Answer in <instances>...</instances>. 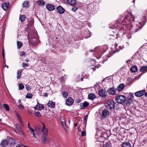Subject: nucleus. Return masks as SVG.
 Listing matches in <instances>:
<instances>
[{
    "label": "nucleus",
    "mask_w": 147,
    "mask_h": 147,
    "mask_svg": "<svg viewBox=\"0 0 147 147\" xmlns=\"http://www.w3.org/2000/svg\"><path fill=\"white\" fill-rule=\"evenodd\" d=\"M77 9V7L75 6H73L71 10L74 12H75Z\"/></svg>",
    "instance_id": "nucleus-36"
},
{
    "label": "nucleus",
    "mask_w": 147,
    "mask_h": 147,
    "mask_svg": "<svg viewBox=\"0 0 147 147\" xmlns=\"http://www.w3.org/2000/svg\"><path fill=\"white\" fill-rule=\"evenodd\" d=\"M122 147H131V145L129 142H124L122 144Z\"/></svg>",
    "instance_id": "nucleus-16"
},
{
    "label": "nucleus",
    "mask_w": 147,
    "mask_h": 147,
    "mask_svg": "<svg viewBox=\"0 0 147 147\" xmlns=\"http://www.w3.org/2000/svg\"><path fill=\"white\" fill-rule=\"evenodd\" d=\"M28 128L30 130L31 129H32L31 127H29Z\"/></svg>",
    "instance_id": "nucleus-59"
},
{
    "label": "nucleus",
    "mask_w": 147,
    "mask_h": 147,
    "mask_svg": "<svg viewBox=\"0 0 147 147\" xmlns=\"http://www.w3.org/2000/svg\"><path fill=\"white\" fill-rule=\"evenodd\" d=\"M81 135L82 136H84L86 135V133L85 131H82L81 132Z\"/></svg>",
    "instance_id": "nucleus-42"
},
{
    "label": "nucleus",
    "mask_w": 147,
    "mask_h": 147,
    "mask_svg": "<svg viewBox=\"0 0 147 147\" xmlns=\"http://www.w3.org/2000/svg\"><path fill=\"white\" fill-rule=\"evenodd\" d=\"M102 116L104 118H107L109 115V112L107 109H105L103 110L102 112Z\"/></svg>",
    "instance_id": "nucleus-11"
},
{
    "label": "nucleus",
    "mask_w": 147,
    "mask_h": 147,
    "mask_svg": "<svg viewBox=\"0 0 147 147\" xmlns=\"http://www.w3.org/2000/svg\"><path fill=\"white\" fill-rule=\"evenodd\" d=\"M25 61H26L27 62H28L29 61V60L28 59L26 58V60H25Z\"/></svg>",
    "instance_id": "nucleus-53"
},
{
    "label": "nucleus",
    "mask_w": 147,
    "mask_h": 147,
    "mask_svg": "<svg viewBox=\"0 0 147 147\" xmlns=\"http://www.w3.org/2000/svg\"><path fill=\"white\" fill-rule=\"evenodd\" d=\"M46 7L49 11H52L53 10L55 9L54 6L51 4H48L46 5Z\"/></svg>",
    "instance_id": "nucleus-13"
},
{
    "label": "nucleus",
    "mask_w": 147,
    "mask_h": 147,
    "mask_svg": "<svg viewBox=\"0 0 147 147\" xmlns=\"http://www.w3.org/2000/svg\"><path fill=\"white\" fill-rule=\"evenodd\" d=\"M4 49H3V57H4Z\"/></svg>",
    "instance_id": "nucleus-54"
},
{
    "label": "nucleus",
    "mask_w": 147,
    "mask_h": 147,
    "mask_svg": "<svg viewBox=\"0 0 147 147\" xmlns=\"http://www.w3.org/2000/svg\"><path fill=\"white\" fill-rule=\"evenodd\" d=\"M29 3L28 1H25L23 3L24 6L25 7H27L28 6Z\"/></svg>",
    "instance_id": "nucleus-35"
},
{
    "label": "nucleus",
    "mask_w": 147,
    "mask_h": 147,
    "mask_svg": "<svg viewBox=\"0 0 147 147\" xmlns=\"http://www.w3.org/2000/svg\"><path fill=\"white\" fill-rule=\"evenodd\" d=\"M18 102L20 104H21V100L20 99H19L18 100Z\"/></svg>",
    "instance_id": "nucleus-52"
},
{
    "label": "nucleus",
    "mask_w": 147,
    "mask_h": 147,
    "mask_svg": "<svg viewBox=\"0 0 147 147\" xmlns=\"http://www.w3.org/2000/svg\"><path fill=\"white\" fill-rule=\"evenodd\" d=\"M25 53L24 52L22 51V52L20 53V55L21 57L23 56V55H25Z\"/></svg>",
    "instance_id": "nucleus-43"
},
{
    "label": "nucleus",
    "mask_w": 147,
    "mask_h": 147,
    "mask_svg": "<svg viewBox=\"0 0 147 147\" xmlns=\"http://www.w3.org/2000/svg\"><path fill=\"white\" fill-rule=\"evenodd\" d=\"M4 107L5 108V109L7 111H8L9 110V106L6 104H4L3 105Z\"/></svg>",
    "instance_id": "nucleus-31"
},
{
    "label": "nucleus",
    "mask_w": 147,
    "mask_h": 147,
    "mask_svg": "<svg viewBox=\"0 0 147 147\" xmlns=\"http://www.w3.org/2000/svg\"><path fill=\"white\" fill-rule=\"evenodd\" d=\"M28 66V65L27 64L24 63H23V66L24 67L26 66Z\"/></svg>",
    "instance_id": "nucleus-44"
},
{
    "label": "nucleus",
    "mask_w": 147,
    "mask_h": 147,
    "mask_svg": "<svg viewBox=\"0 0 147 147\" xmlns=\"http://www.w3.org/2000/svg\"><path fill=\"white\" fill-rule=\"evenodd\" d=\"M125 87L124 84L122 83L120 84L116 89L117 91H121L123 90Z\"/></svg>",
    "instance_id": "nucleus-14"
},
{
    "label": "nucleus",
    "mask_w": 147,
    "mask_h": 147,
    "mask_svg": "<svg viewBox=\"0 0 147 147\" xmlns=\"http://www.w3.org/2000/svg\"><path fill=\"white\" fill-rule=\"evenodd\" d=\"M44 96H46V97H47V94H45V95H44Z\"/></svg>",
    "instance_id": "nucleus-57"
},
{
    "label": "nucleus",
    "mask_w": 147,
    "mask_h": 147,
    "mask_svg": "<svg viewBox=\"0 0 147 147\" xmlns=\"http://www.w3.org/2000/svg\"><path fill=\"white\" fill-rule=\"evenodd\" d=\"M67 3L72 5H75L76 3V0H67Z\"/></svg>",
    "instance_id": "nucleus-21"
},
{
    "label": "nucleus",
    "mask_w": 147,
    "mask_h": 147,
    "mask_svg": "<svg viewBox=\"0 0 147 147\" xmlns=\"http://www.w3.org/2000/svg\"><path fill=\"white\" fill-rule=\"evenodd\" d=\"M147 69V67L146 66H144L142 67L140 69L141 71H143L146 70Z\"/></svg>",
    "instance_id": "nucleus-32"
},
{
    "label": "nucleus",
    "mask_w": 147,
    "mask_h": 147,
    "mask_svg": "<svg viewBox=\"0 0 147 147\" xmlns=\"http://www.w3.org/2000/svg\"><path fill=\"white\" fill-rule=\"evenodd\" d=\"M33 136H32L34 137L35 138H36V136H35V134L34 133H33Z\"/></svg>",
    "instance_id": "nucleus-50"
},
{
    "label": "nucleus",
    "mask_w": 147,
    "mask_h": 147,
    "mask_svg": "<svg viewBox=\"0 0 147 147\" xmlns=\"http://www.w3.org/2000/svg\"><path fill=\"white\" fill-rule=\"evenodd\" d=\"M138 70V68L136 66H134L131 69L130 71L132 72H135Z\"/></svg>",
    "instance_id": "nucleus-24"
},
{
    "label": "nucleus",
    "mask_w": 147,
    "mask_h": 147,
    "mask_svg": "<svg viewBox=\"0 0 147 147\" xmlns=\"http://www.w3.org/2000/svg\"><path fill=\"white\" fill-rule=\"evenodd\" d=\"M46 136H42L41 140L43 143L48 144L50 142V139L49 138H47Z\"/></svg>",
    "instance_id": "nucleus-5"
},
{
    "label": "nucleus",
    "mask_w": 147,
    "mask_h": 147,
    "mask_svg": "<svg viewBox=\"0 0 147 147\" xmlns=\"http://www.w3.org/2000/svg\"><path fill=\"white\" fill-rule=\"evenodd\" d=\"M41 129V127H36L35 129V130L37 131H39Z\"/></svg>",
    "instance_id": "nucleus-39"
},
{
    "label": "nucleus",
    "mask_w": 147,
    "mask_h": 147,
    "mask_svg": "<svg viewBox=\"0 0 147 147\" xmlns=\"http://www.w3.org/2000/svg\"><path fill=\"white\" fill-rule=\"evenodd\" d=\"M47 105L51 108H54L55 106V103L52 101H50L48 102Z\"/></svg>",
    "instance_id": "nucleus-17"
},
{
    "label": "nucleus",
    "mask_w": 147,
    "mask_h": 147,
    "mask_svg": "<svg viewBox=\"0 0 147 147\" xmlns=\"http://www.w3.org/2000/svg\"><path fill=\"white\" fill-rule=\"evenodd\" d=\"M8 143L7 140H3L1 143V146L2 147H5L7 145Z\"/></svg>",
    "instance_id": "nucleus-19"
},
{
    "label": "nucleus",
    "mask_w": 147,
    "mask_h": 147,
    "mask_svg": "<svg viewBox=\"0 0 147 147\" xmlns=\"http://www.w3.org/2000/svg\"><path fill=\"white\" fill-rule=\"evenodd\" d=\"M36 3L38 5L40 6H42L45 5V2L42 0L38 1H37Z\"/></svg>",
    "instance_id": "nucleus-22"
},
{
    "label": "nucleus",
    "mask_w": 147,
    "mask_h": 147,
    "mask_svg": "<svg viewBox=\"0 0 147 147\" xmlns=\"http://www.w3.org/2000/svg\"><path fill=\"white\" fill-rule=\"evenodd\" d=\"M57 12L59 14H62L63 13L65 10V9L61 6H58L57 7Z\"/></svg>",
    "instance_id": "nucleus-10"
},
{
    "label": "nucleus",
    "mask_w": 147,
    "mask_h": 147,
    "mask_svg": "<svg viewBox=\"0 0 147 147\" xmlns=\"http://www.w3.org/2000/svg\"><path fill=\"white\" fill-rule=\"evenodd\" d=\"M18 107L20 109H23L24 108V106L22 105L21 104L18 105Z\"/></svg>",
    "instance_id": "nucleus-40"
},
{
    "label": "nucleus",
    "mask_w": 147,
    "mask_h": 147,
    "mask_svg": "<svg viewBox=\"0 0 147 147\" xmlns=\"http://www.w3.org/2000/svg\"><path fill=\"white\" fill-rule=\"evenodd\" d=\"M90 36V35H89L88 36V37H89Z\"/></svg>",
    "instance_id": "nucleus-64"
},
{
    "label": "nucleus",
    "mask_w": 147,
    "mask_h": 147,
    "mask_svg": "<svg viewBox=\"0 0 147 147\" xmlns=\"http://www.w3.org/2000/svg\"><path fill=\"white\" fill-rule=\"evenodd\" d=\"M130 104V103L129 102H128L127 103V105H129Z\"/></svg>",
    "instance_id": "nucleus-56"
},
{
    "label": "nucleus",
    "mask_w": 147,
    "mask_h": 147,
    "mask_svg": "<svg viewBox=\"0 0 147 147\" xmlns=\"http://www.w3.org/2000/svg\"><path fill=\"white\" fill-rule=\"evenodd\" d=\"M33 95L32 94H27L26 96V98H30L32 97Z\"/></svg>",
    "instance_id": "nucleus-30"
},
{
    "label": "nucleus",
    "mask_w": 147,
    "mask_h": 147,
    "mask_svg": "<svg viewBox=\"0 0 147 147\" xmlns=\"http://www.w3.org/2000/svg\"><path fill=\"white\" fill-rule=\"evenodd\" d=\"M96 97V95L93 93H90L88 95V98L90 100H93Z\"/></svg>",
    "instance_id": "nucleus-20"
},
{
    "label": "nucleus",
    "mask_w": 147,
    "mask_h": 147,
    "mask_svg": "<svg viewBox=\"0 0 147 147\" xmlns=\"http://www.w3.org/2000/svg\"><path fill=\"white\" fill-rule=\"evenodd\" d=\"M146 92V90H143L136 92L135 93V95L136 97H141L143 96Z\"/></svg>",
    "instance_id": "nucleus-4"
},
{
    "label": "nucleus",
    "mask_w": 147,
    "mask_h": 147,
    "mask_svg": "<svg viewBox=\"0 0 147 147\" xmlns=\"http://www.w3.org/2000/svg\"><path fill=\"white\" fill-rule=\"evenodd\" d=\"M21 72L20 70H19L18 71V73H17V78L18 79H19L20 78V76H21Z\"/></svg>",
    "instance_id": "nucleus-34"
},
{
    "label": "nucleus",
    "mask_w": 147,
    "mask_h": 147,
    "mask_svg": "<svg viewBox=\"0 0 147 147\" xmlns=\"http://www.w3.org/2000/svg\"><path fill=\"white\" fill-rule=\"evenodd\" d=\"M26 17V16L24 15H22L20 16L19 19L22 22H23L25 21Z\"/></svg>",
    "instance_id": "nucleus-28"
},
{
    "label": "nucleus",
    "mask_w": 147,
    "mask_h": 147,
    "mask_svg": "<svg viewBox=\"0 0 147 147\" xmlns=\"http://www.w3.org/2000/svg\"><path fill=\"white\" fill-rule=\"evenodd\" d=\"M132 79L131 78H129L127 79V80L128 82H130L129 83V84H131L132 83V82H131Z\"/></svg>",
    "instance_id": "nucleus-41"
},
{
    "label": "nucleus",
    "mask_w": 147,
    "mask_h": 147,
    "mask_svg": "<svg viewBox=\"0 0 147 147\" xmlns=\"http://www.w3.org/2000/svg\"><path fill=\"white\" fill-rule=\"evenodd\" d=\"M24 88V86L22 84H20L19 85V89L20 90H22Z\"/></svg>",
    "instance_id": "nucleus-29"
},
{
    "label": "nucleus",
    "mask_w": 147,
    "mask_h": 147,
    "mask_svg": "<svg viewBox=\"0 0 147 147\" xmlns=\"http://www.w3.org/2000/svg\"><path fill=\"white\" fill-rule=\"evenodd\" d=\"M145 96L147 97V92H145Z\"/></svg>",
    "instance_id": "nucleus-55"
},
{
    "label": "nucleus",
    "mask_w": 147,
    "mask_h": 147,
    "mask_svg": "<svg viewBox=\"0 0 147 147\" xmlns=\"http://www.w3.org/2000/svg\"><path fill=\"white\" fill-rule=\"evenodd\" d=\"M103 147H111V146L109 142H107L103 144Z\"/></svg>",
    "instance_id": "nucleus-25"
},
{
    "label": "nucleus",
    "mask_w": 147,
    "mask_h": 147,
    "mask_svg": "<svg viewBox=\"0 0 147 147\" xmlns=\"http://www.w3.org/2000/svg\"><path fill=\"white\" fill-rule=\"evenodd\" d=\"M117 90L116 89H115L114 88H110L108 90V93L114 95L116 94V92Z\"/></svg>",
    "instance_id": "nucleus-6"
},
{
    "label": "nucleus",
    "mask_w": 147,
    "mask_h": 147,
    "mask_svg": "<svg viewBox=\"0 0 147 147\" xmlns=\"http://www.w3.org/2000/svg\"><path fill=\"white\" fill-rule=\"evenodd\" d=\"M74 102V100L71 97H69L67 99L66 104L67 105L70 106Z\"/></svg>",
    "instance_id": "nucleus-8"
},
{
    "label": "nucleus",
    "mask_w": 147,
    "mask_h": 147,
    "mask_svg": "<svg viewBox=\"0 0 147 147\" xmlns=\"http://www.w3.org/2000/svg\"><path fill=\"white\" fill-rule=\"evenodd\" d=\"M98 93L100 96L105 97L107 96V93L105 89H101L98 92Z\"/></svg>",
    "instance_id": "nucleus-3"
},
{
    "label": "nucleus",
    "mask_w": 147,
    "mask_h": 147,
    "mask_svg": "<svg viewBox=\"0 0 147 147\" xmlns=\"http://www.w3.org/2000/svg\"><path fill=\"white\" fill-rule=\"evenodd\" d=\"M21 125L22 126V127H24V124H23H23H22V125Z\"/></svg>",
    "instance_id": "nucleus-60"
},
{
    "label": "nucleus",
    "mask_w": 147,
    "mask_h": 147,
    "mask_svg": "<svg viewBox=\"0 0 147 147\" xmlns=\"http://www.w3.org/2000/svg\"><path fill=\"white\" fill-rule=\"evenodd\" d=\"M89 105V103L85 101L83 103L80 104V106L81 107H87Z\"/></svg>",
    "instance_id": "nucleus-23"
},
{
    "label": "nucleus",
    "mask_w": 147,
    "mask_h": 147,
    "mask_svg": "<svg viewBox=\"0 0 147 147\" xmlns=\"http://www.w3.org/2000/svg\"><path fill=\"white\" fill-rule=\"evenodd\" d=\"M16 115L19 121H20V120H22L21 118V117L19 113H16Z\"/></svg>",
    "instance_id": "nucleus-37"
},
{
    "label": "nucleus",
    "mask_w": 147,
    "mask_h": 147,
    "mask_svg": "<svg viewBox=\"0 0 147 147\" xmlns=\"http://www.w3.org/2000/svg\"><path fill=\"white\" fill-rule=\"evenodd\" d=\"M62 95L63 97L66 98L68 96V93L67 92L65 91H63L62 93Z\"/></svg>",
    "instance_id": "nucleus-26"
},
{
    "label": "nucleus",
    "mask_w": 147,
    "mask_h": 147,
    "mask_svg": "<svg viewBox=\"0 0 147 147\" xmlns=\"http://www.w3.org/2000/svg\"><path fill=\"white\" fill-rule=\"evenodd\" d=\"M10 140L12 141V143H15V141L12 138H10Z\"/></svg>",
    "instance_id": "nucleus-45"
},
{
    "label": "nucleus",
    "mask_w": 147,
    "mask_h": 147,
    "mask_svg": "<svg viewBox=\"0 0 147 147\" xmlns=\"http://www.w3.org/2000/svg\"><path fill=\"white\" fill-rule=\"evenodd\" d=\"M16 147H22L21 145L20 144H18L17 145Z\"/></svg>",
    "instance_id": "nucleus-49"
},
{
    "label": "nucleus",
    "mask_w": 147,
    "mask_h": 147,
    "mask_svg": "<svg viewBox=\"0 0 147 147\" xmlns=\"http://www.w3.org/2000/svg\"><path fill=\"white\" fill-rule=\"evenodd\" d=\"M30 130L33 133L34 132V130L33 129H32H32H31Z\"/></svg>",
    "instance_id": "nucleus-51"
},
{
    "label": "nucleus",
    "mask_w": 147,
    "mask_h": 147,
    "mask_svg": "<svg viewBox=\"0 0 147 147\" xmlns=\"http://www.w3.org/2000/svg\"><path fill=\"white\" fill-rule=\"evenodd\" d=\"M115 102L113 100H109L105 103L106 107L108 109H111L114 108Z\"/></svg>",
    "instance_id": "nucleus-1"
},
{
    "label": "nucleus",
    "mask_w": 147,
    "mask_h": 147,
    "mask_svg": "<svg viewBox=\"0 0 147 147\" xmlns=\"http://www.w3.org/2000/svg\"><path fill=\"white\" fill-rule=\"evenodd\" d=\"M16 127L18 131L22 135H24L23 131L19 124H17L16 125Z\"/></svg>",
    "instance_id": "nucleus-15"
},
{
    "label": "nucleus",
    "mask_w": 147,
    "mask_h": 147,
    "mask_svg": "<svg viewBox=\"0 0 147 147\" xmlns=\"http://www.w3.org/2000/svg\"><path fill=\"white\" fill-rule=\"evenodd\" d=\"M28 127H30V124H29V123H28Z\"/></svg>",
    "instance_id": "nucleus-58"
},
{
    "label": "nucleus",
    "mask_w": 147,
    "mask_h": 147,
    "mask_svg": "<svg viewBox=\"0 0 147 147\" xmlns=\"http://www.w3.org/2000/svg\"><path fill=\"white\" fill-rule=\"evenodd\" d=\"M61 122L62 127L65 129L66 128V126L65 125V120L63 117H61Z\"/></svg>",
    "instance_id": "nucleus-12"
},
{
    "label": "nucleus",
    "mask_w": 147,
    "mask_h": 147,
    "mask_svg": "<svg viewBox=\"0 0 147 147\" xmlns=\"http://www.w3.org/2000/svg\"><path fill=\"white\" fill-rule=\"evenodd\" d=\"M35 115L37 116L38 117H41V115L39 111H36L35 112Z\"/></svg>",
    "instance_id": "nucleus-33"
},
{
    "label": "nucleus",
    "mask_w": 147,
    "mask_h": 147,
    "mask_svg": "<svg viewBox=\"0 0 147 147\" xmlns=\"http://www.w3.org/2000/svg\"><path fill=\"white\" fill-rule=\"evenodd\" d=\"M26 87L27 90H29L31 89L29 85H26Z\"/></svg>",
    "instance_id": "nucleus-38"
},
{
    "label": "nucleus",
    "mask_w": 147,
    "mask_h": 147,
    "mask_svg": "<svg viewBox=\"0 0 147 147\" xmlns=\"http://www.w3.org/2000/svg\"><path fill=\"white\" fill-rule=\"evenodd\" d=\"M135 0H134L133 3H135Z\"/></svg>",
    "instance_id": "nucleus-63"
},
{
    "label": "nucleus",
    "mask_w": 147,
    "mask_h": 147,
    "mask_svg": "<svg viewBox=\"0 0 147 147\" xmlns=\"http://www.w3.org/2000/svg\"><path fill=\"white\" fill-rule=\"evenodd\" d=\"M34 108L36 110L40 111L43 109L44 108V107L43 105L38 103Z\"/></svg>",
    "instance_id": "nucleus-9"
},
{
    "label": "nucleus",
    "mask_w": 147,
    "mask_h": 147,
    "mask_svg": "<svg viewBox=\"0 0 147 147\" xmlns=\"http://www.w3.org/2000/svg\"><path fill=\"white\" fill-rule=\"evenodd\" d=\"M88 116L87 115L85 116L84 117V120H86Z\"/></svg>",
    "instance_id": "nucleus-48"
},
{
    "label": "nucleus",
    "mask_w": 147,
    "mask_h": 147,
    "mask_svg": "<svg viewBox=\"0 0 147 147\" xmlns=\"http://www.w3.org/2000/svg\"><path fill=\"white\" fill-rule=\"evenodd\" d=\"M23 45V43L22 42L18 41L17 42V46L18 49H20Z\"/></svg>",
    "instance_id": "nucleus-27"
},
{
    "label": "nucleus",
    "mask_w": 147,
    "mask_h": 147,
    "mask_svg": "<svg viewBox=\"0 0 147 147\" xmlns=\"http://www.w3.org/2000/svg\"><path fill=\"white\" fill-rule=\"evenodd\" d=\"M70 120H69L68 121V123H70Z\"/></svg>",
    "instance_id": "nucleus-62"
},
{
    "label": "nucleus",
    "mask_w": 147,
    "mask_h": 147,
    "mask_svg": "<svg viewBox=\"0 0 147 147\" xmlns=\"http://www.w3.org/2000/svg\"><path fill=\"white\" fill-rule=\"evenodd\" d=\"M42 124L43 125L41 131L43 132V136H46L48 134L47 130L46 128L45 125L43 123H42Z\"/></svg>",
    "instance_id": "nucleus-7"
},
{
    "label": "nucleus",
    "mask_w": 147,
    "mask_h": 147,
    "mask_svg": "<svg viewBox=\"0 0 147 147\" xmlns=\"http://www.w3.org/2000/svg\"><path fill=\"white\" fill-rule=\"evenodd\" d=\"M131 17L132 18V20H133V21H134V19H135V17H134V16H133V15H132V16H131Z\"/></svg>",
    "instance_id": "nucleus-46"
},
{
    "label": "nucleus",
    "mask_w": 147,
    "mask_h": 147,
    "mask_svg": "<svg viewBox=\"0 0 147 147\" xmlns=\"http://www.w3.org/2000/svg\"><path fill=\"white\" fill-rule=\"evenodd\" d=\"M115 100L118 103L121 104L125 101L126 98L124 95H119L116 97Z\"/></svg>",
    "instance_id": "nucleus-2"
},
{
    "label": "nucleus",
    "mask_w": 147,
    "mask_h": 147,
    "mask_svg": "<svg viewBox=\"0 0 147 147\" xmlns=\"http://www.w3.org/2000/svg\"><path fill=\"white\" fill-rule=\"evenodd\" d=\"M77 123H75V125H74V126H77Z\"/></svg>",
    "instance_id": "nucleus-61"
},
{
    "label": "nucleus",
    "mask_w": 147,
    "mask_h": 147,
    "mask_svg": "<svg viewBox=\"0 0 147 147\" xmlns=\"http://www.w3.org/2000/svg\"><path fill=\"white\" fill-rule=\"evenodd\" d=\"M19 121L20 122V123L21 125L23 124V122L22 121V120H20Z\"/></svg>",
    "instance_id": "nucleus-47"
},
{
    "label": "nucleus",
    "mask_w": 147,
    "mask_h": 147,
    "mask_svg": "<svg viewBox=\"0 0 147 147\" xmlns=\"http://www.w3.org/2000/svg\"><path fill=\"white\" fill-rule=\"evenodd\" d=\"M9 5L8 3L5 2L2 4V7L5 10H7Z\"/></svg>",
    "instance_id": "nucleus-18"
}]
</instances>
